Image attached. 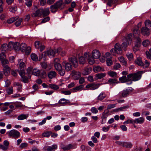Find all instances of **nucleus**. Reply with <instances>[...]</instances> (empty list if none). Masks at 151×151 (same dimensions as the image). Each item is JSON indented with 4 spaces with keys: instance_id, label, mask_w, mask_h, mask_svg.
Segmentation results:
<instances>
[{
    "instance_id": "obj_1",
    "label": "nucleus",
    "mask_w": 151,
    "mask_h": 151,
    "mask_svg": "<svg viewBox=\"0 0 151 151\" xmlns=\"http://www.w3.org/2000/svg\"><path fill=\"white\" fill-rule=\"evenodd\" d=\"M65 6V4L63 2V0H59L53 5L50 6V11L52 13H55L59 9H63Z\"/></svg>"
},
{
    "instance_id": "obj_2",
    "label": "nucleus",
    "mask_w": 151,
    "mask_h": 151,
    "mask_svg": "<svg viewBox=\"0 0 151 151\" xmlns=\"http://www.w3.org/2000/svg\"><path fill=\"white\" fill-rule=\"evenodd\" d=\"M55 69L58 71V73L60 76H63L65 74V70L62 68L61 65L60 63H56L54 65Z\"/></svg>"
},
{
    "instance_id": "obj_3",
    "label": "nucleus",
    "mask_w": 151,
    "mask_h": 151,
    "mask_svg": "<svg viewBox=\"0 0 151 151\" xmlns=\"http://www.w3.org/2000/svg\"><path fill=\"white\" fill-rule=\"evenodd\" d=\"M143 73V71H139L136 73H130L131 75V78H132V81H136L139 80L142 76V74Z\"/></svg>"
},
{
    "instance_id": "obj_4",
    "label": "nucleus",
    "mask_w": 151,
    "mask_h": 151,
    "mask_svg": "<svg viewBox=\"0 0 151 151\" xmlns=\"http://www.w3.org/2000/svg\"><path fill=\"white\" fill-rule=\"evenodd\" d=\"M111 53L113 54L116 53L120 54L122 52V50L120 45L118 43H116L114 46V48L111 49L110 50Z\"/></svg>"
},
{
    "instance_id": "obj_5",
    "label": "nucleus",
    "mask_w": 151,
    "mask_h": 151,
    "mask_svg": "<svg viewBox=\"0 0 151 151\" xmlns=\"http://www.w3.org/2000/svg\"><path fill=\"white\" fill-rule=\"evenodd\" d=\"M131 76V74H129L127 75V77L126 76H122V77L119 78V80L122 83H124L130 81V83H127V84H131L132 83V79L131 78V77L132 76Z\"/></svg>"
},
{
    "instance_id": "obj_6",
    "label": "nucleus",
    "mask_w": 151,
    "mask_h": 151,
    "mask_svg": "<svg viewBox=\"0 0 151 151\" xmlns=\"http://www.w3.org/2000/svg\"><path fill=\"white\" fill-rule=\"evenodd\" d=\"M8 135L10 137L14 138H17L20 136V133L18 131L12 129L8 132Z\"/></svg>"
},
{
    "instance_id": "obj_7",
    "label": "nucleus",
    "mask_w": 151,
    "mask_h": 151,
    "mask_svg": "<svg viewBox=\"0 0 151 151\" xmlns=\"http://www.w3.org/2000/svg\"><path fill=\"white\" fill-rule=\"evenodd\" d=\"M18 72L21 77V81L25 83H28L29 82L28 79L25 75L26 73L24 70H22L21 71H18Z\"/></svg>"
},
{
    "instance_id": "obj_8",
    "label": "nucleus",
    "mask_w": 151,
    "mask_h": 151,
    "mask_svg": "<svg viewBox=\"0 0 151 151\" xmlns=\"http://www.w3.org/2000/svg\"><path fill=\"white\" fill-rule=\"evenodd\" d=\"M133 89L132 88V89H126V90H123L120 92L119 94V96L120 98L122 97H125L129 95V93H131L133 91Z\"/></svg>"
},
{
    "instance_id": "obj_9",
    "label": "nucleus",
    "mask_w": 151,
    "mask_h": 151,
    "mask_svg": "<svg viewBox=\"0 0 151 151\" xmlns=\"http://www.w3.org/2000/svg\"><path fill=\"white\" fill-rule=\"evenodd\" d=\"M69 61L73 65L75 68H76L78 66V63L77 58L73 57L69 58Z\"/></svg>"
},
{
    "instance_id": "obj_10",
    "label": "nucleus",
    "mask_w": 151,
    "mask_h": 151,
    "mask_svg": "<svg viewBox=\"0 0 151 151\" xmlns=\"http://www.w3.org/2000/svg\"><path fill=\"white\" fill-rule=\"evenodd\" d=\"M63 65L65 68V70L67 71H69L72 70V65L71 64L68 62L65 61L63 63Z\"/></svg>"
},
{
    "instance_id": "obj_11",
    "label": "nucleus",
    "mask_w": 151,
    "mask_h": 151,
    "mask_svg": "<svg viewBox=\"0 0 151 151\" xmlns=\"http://www.w3.org/2000/svg\"><path fill=\"white\" fill-rule=\"evenodd\" d=\"M150 29L147 27H142L141 29V32L142 35L144 36H148L150 33Z\"/></svg>"
},
{
    "instance_id": "obj_12",
    "label": "nucleus",
    "mask_w": 151,
    "mask_h": 151,
    "mask_svg": "<svg viewBox=\"0 0 151 151\" xmlns=\"http://www.w3.org/2000/svg\"><path fill=\"white\" fill-rule=\"evenodd\" d=\"M92 54L93 57L94 59H99L100 57L101 54L99 51L97 50H93Z\"/></svg>"
},
{
    "instance_id": "obj_13",
    "label": "nucleus",
    "mask_w": 151,
    "mask_h": 151,
    "mask_svg": "<svg viewBox=\"0 0 151 151\" xmlns=\"http://www.w3.org/2000/svg\"><path fill=\"white\" fill-rule=\"evenodd\" d=\"M4 73L6 76H8L9 75L10 72V68L7 65L3 66Z\"/></svg>"
},
{
    "instance_id": "obj_14",
    "label": "nucleus",
    "mask_w": 151,
    "mask_h": 151,
    "mask_svg": "<svg viewBox=\"0 0 151 151\" xmlns=\"http://www.w3.org/2000/svg\"><path fill=\"white\" fill-rule=\"evenodd\" d=\"M42 15L43 17H45L48 16L50 13V11L48 8H47L43 9L41 8Z\"/></svg>"
},
{
    "instance_id": "obj_15",
    "label": "nucleus",
    "mask_w": 151,
    "mask_h": 151,
    "mask_svg": "<svg viewBox=\"0 0 151 151\" xmlns=\"http://www.w3.org/2000/svg\"><path fill=\"white\" fill-rule=\"evenodd\" d=\"M44 55H47L48 56H54L56 53V50H54L50 49L46 52H44Z\"/></svg>"
},
{
    "instance_id": "obj_16",
    "label": "nucleus",
    "mask_w": 151,
    "mask_h": 151,
    "mask_svg": "<svg viewBox=\"0 0 151 151\" xmlns=\"http://www.w3.org/2000/svg\"><path fill=\"white\" fill-rule=\"evenodd\" d=\"M41 11V8L38 9L33 13L32 16L34 17L41 16L42 15Z\"/></svg>"
},
{
    "instance_id": "obj_17",
    "label": "nucleus",
    "mask_w": 151,
    "mask_h": 151,
    "mask_svg": "<svg viewBox=\"0 0 151 151\" xmlns=\"http://www.w3.org/2000/svg\"><path fill=\"white\" fill-rule=\"evenodd\" d=\"M84 87V85H80L76 87L73 88L71 90L73 92H76L79 90H82L83 89Z\"/></svg>"
},
{
    "instance_id": "obj_18",
    "label": "nucleus",
    "mask_w": 151,
    "mask_h": 151,
    "mask_svg": "<svg viewBox=\"0 0 151 151\" xmlns=\"http://www.w3.org/2000/svg\"><path fill=\"white\" fill-rule=\"evenodd\" d=\"M135 63L140 66H142L144 65V63L142 61V58L140 57H138L135 60Z\"/></svg>"
},
{
    "instance_id": "obj_19",
    "label": "nucleus",
    "mask_w": 151,
    "mask_h": 151,
    "mask_svg": "<svg viewBox=\"0 0 151 151\" xmlns=\"http://www.w3.org/2000/svg\"><path fill=\"white\" fill-rule=\"evenodd\" d=\"M72 73L74 74V78L76 80L79 79L81 76V73L79 72H77L74 70H73L72 71Z\"/></svg>"
},
{
    "instance_id": "obj_20",
    "label": "nucleus",
    "mask_w": 151,
    "mask_h": 151,
    "mask_svg": "<svg viewBox=\"0 0 151 151\" xmlns=\"http://www.w3.org/2000/svg\"><path fill=\"white\" fill-rule=\"evenodd\" d=\"M8 45L6 44H4L2 45L1 47V50L2 51L7 52L9 50Z\"/></svg>"
},
{
    "instance_id": "obj_21",
    "label": "nucleus",
    "mask_w": 151,
    "mask_h": 151,
    "mask_svg": "<svg viewBox=\"0 0 151 151\" xmlns=\"http://www.w3.org/2000/svg\"><path fill=\"white\" fill-rule=\"evenodd\" d=\"M133 33V35L135 38L139 37L140 34L139 29L136 28H135L134 29Z\"/></svg>"
},
{
    "instance_id": "obj_22",
    "label": "nucleus",
    "mask_w": 151,
    "mask_h": 151,
    "mask_svg": "<svg viewBox=\"0 0 151 151\" xmlns=\"http://www.w3.org/2000/svg\"><path fill=\"white\" fill-rule=\"evenodd\" d=\"M144 119L142 117H140L134 120V123L137 124H142L144 122Z\"/></svg>"
},
{
    "instance_id": "obj_23",
    "label": "nucleus",
    "mask_w": 151,
    "mask_h": 151,
    "mask_svg": "<svg viewBox=\"0 0 151 151\" xmlns=\"http://www.w3.org/2000/svg\"><path fill=\"white\" fill-rule=\"evenodd\" d=\"M109 115V111H106V110L104 111L102 113L101 118L103 120H106V118Z\"/></svg>"
},
{
    "instance_id": "obj_24",
    "label": "nucleus",
    "mask_w": 151,
    "mask_h": 151,
    "mask_svg": "<svg viewBox=\"0 0 151 151\" xmlns=\"http://www.w3.org/2000/svg\"><path fill=\"white\" fill-rule=\"evenodd\" d=\"M57 148V145H53L51 146H48L47 150V151H54Z\"/></svg>"
},
{
    "instance_id": "obj_25",
    "label": "nucleus",
    "mask_w": 151,
    "mask_h": 151,
    "mask_svg": "<svg viewBox=\"0 0 151 151\" xmlns=\"http://www.w3.org/2000/svg\"><path fill=\"white\" fill-rule=\"evenodd\" d=\"M106 96V95L104 92H102L100 93L97 97V99L101 101L104 99Z\"/></svg>"
},
{
    "instance_id": "obj_26",
    "label": "nucleus",
    "mask_w": 151,
    "mask_h": 151,
    "mask_svg": "<svg viewBox=\"0 0 151 151\" xmlns=\"http://www.w3.org/2000/svg\"><path fill=\"white\" fill-rule=\"evenodd\" d=\"M13 48L16 51L19 50L20 49L19 43L17 42H15L14 43Z\"/></svg>"
},
{
    "instance_id": "obj_27",
    "label": "nucleus",
    "mask_w": 151,
    "mask_h": 151,
    "mask_svg": "<svg viewBox=\"0 0 151 151\" xmlns=\"http://www.w3.org/2000/svg\"><path fill=\"white\" fill-rule=\"evenodd\" d=\"M56 75V73L55 71H51L49 72L48 74V77L52 79L55 77Z\"/></svg>"
},
{
    "instance_id": "obj_28",
    "label": "nucleus",
    "mask_w": 151,
    "mask_h": 151,
    "mask_svg": "<svg viewBox=\"0 0 151 151\" xmlns=\"http://www.w3.org/2000/svg\"><path fill=\"white\" fill-rule=\"evenodd\" d=\"M40 73V70L34 68L33 69L32 72V74L33 75L36 76H38Z\"/></svg>"
},
{
    "instance_id": "obj_29",
    "label": "nucleus",
    "mask_w": 151,
    "mask_h": 151,
    "mask_svg": "<svg viewBox=\"0 0 151 151\" xmlns=\"http://www.w3.org/2000/svg\"><path fill=\"white\" fill-rule=\"evenodd\" d=\"M132 34L131 33L129 34L125 37H124V40L125 41H128L129 42L132 40Z\"/></svg>"
},
{
    "instance_id": "obj_30",
    "label": "nucleus",
    "mask_w": 151,
    "mask_h": 151,
    "mask_svg": "<svg viewBox=\"0 0 151 151\" xmlns=\"http://www.w3.org/2000/svg\"><path fill=\"white\" fill-rule=\"evenodd\" d=\"M18 18L19 17H12L8 19L7 22L9 24L12 23L17 20Z\"/></svg>"
},
{
    "instance_id": "obj_31",
    "label": "nucleus",
    "mask_w": 151,
    "mask_h": 151,
    "mask_svg": "<svg viewBox=\"0 0 151 151\" xmlns=\"http://www.w3.org/2000/svg\"><path fill=\"white\" fill-rule=\"evenodd\" d=\"M27 47V45L24 43H22L20 45V49L21 51L24 52L25 50H26V48Z\"/></svg>"
},
{
    "instance_id": "obj_32",
    "label": "nucleus",
    "mask_w": 151,
    "mask_h": 151,
    "mask_svg": "<svg viewBox=\"0 0 151 151\" xmlns=\"http://www.w3.org/2000/svg\"><path fill=\"white\" fill-rule=\"evenodd\" d=\"M52 134V132L51 131H47L43 133L42 135L43 137H49Z\"/></svg>"
},
{
    "instance_id": "obj_33",
    "label": "nucleus",
    "mask_w": 151,
    "mask_h": 151,
    "mask_svg": "<svg viewBox=\"0 0 151 151\" xmlns=\"http://www.w3.org/2000/svg\"><path fill=\"white\" fill-rule=\"evenodd\" d=\"M124 42L122 43V46L123 48H124L125 50H126V48L127 47L128 45L129 44V42L128 41H125L123 40Z\"/></svg>"
},
{
    "instance_id": "obj_34",
    "label": "nucleus",
    "mask_w": 151,
    "mask_h": 151,
    "mask_svg": "<svg viewBox=\"0 0 151 151\" xmlns=\"http://www.w3.org/2000/svg\"><path fill=\"white\" fill-rule=\"evenodd\" d=\"M123 147L126 148H131L132 146V144L130 142H124Z\"/></svg>"
},
{
    "instance_id": "obj_35",
    "label": "nucleus",
    "mask_w": 151,
    "mask_h": 151,
    "mask_svg": "<svg viewBox=\"0 0 151 151\" xmlns=\"http://www.w3.org/2000/svg\"><path fill=\"white\" fill-rule=\"evenodd\" d=\"M94 58L91 55L87 58L88 63L90 65H92L94 63Z\"/></svg>"
},
{
    "instance_id": "obj_36",
    "label": "nucleus",
    "mask_w": 151,
    "mask_h": 151,
    "mask_svg": "<svg viewBox=\"0 0 151 151\" xmlns=\"http://www.w3.org/2000/svg\"><path fill=\"white\" fill-rule=\"evenodd\" d=\"M39 75L42 78H45L47 76L45 71L44 70H41Z\"/></svg>"
},
{
    "instance_id": "obj_37",
    "label": "nucleus",
    "mask_w": 151,
    "mask_h": 151,
    "mask_svg": "<svg viewBox=\"0 0 151 151\" xmlns=\"http://www.w3.org/2000/svg\"><path fill=\"white\" fill-rule=\"evenodd\" d=\"M106 75L105 73H99L96 74V76L98 79H101L104 77Z\"/></svg>"
},
{
    "instance_id": "obj_38",
    "label": "nucleus",
    "mask_w": 151,
    "mask_h": 151,
    "mask_svg": "<svg viewBox=\"0 0 151 151\" xmlns=\"http://www.w3.org/2000/svg\"><path fill=\"white\" fill-rule=\"evenodd\" d=\"M93 70L95 72L104 71V69L102 68H101L99 66H97L93 68Z\"/></svg>"
},
{
    "instance_id": "obj_39",
    "label": "nucleus",
    "mask_w": 151,
    "mask_h": 151,
    "mask_svg": "<svg viewBox=\"0 0 151 151\" xmlns=\"http://www.w3.org/2000/svg\"><path fill=\"white\" fill-rule=\"evenodd\" d=\"M27 116H28L26 114H22L18 116L17 117V119L18 120H21L26 119Z\"/></svg>"
},
{
    "instance_id": "obj_40",
    "label": "nucleus",
    "mask_w": 151,
    "mask_h": 151,
    "mask_svg": "<svg viewBox=\"0 0 151 151\" xmlns=\"http://www.w3.org/2000/svg\"><path fill=\"white\" fill-rule=\"evenodd\" d=\"M68 101H69L68 100L64 99H60L59 101V103L60 104H65L68 103Z\"/></svg>"
},
{
    "instance_id": "obj_41",
    "label": "nucleus",
    "mask_w": 151,
    "mask_h": 151,
    "mask_svg": "<svg viewBox=\"0 0 151 151\" xmlns=\"http://www.w3.org/2000/svg\"><path fill=\"white\" fill-rule=\"evenodd\" d=\"M49 86L50 88L55 90L58 89L59 88L57 85L55 84H50Z\"/></svg>"
},
{
    "instance_id": "obj_42",
    "label": "nucleus",
    "mask_w": 151,
    "mask_h": 151,
    "mask_svg": "<svg viewBox=\"0 0 151 151\" xmlns=\"http://www.w3.org/2000/svg\"><path fill=\"white\" fill-rule=\"evenodd\" d=\"M93 85L92 88H90V89L91 90H93L96 89H97L99 88V87L100 86V84L99 83H96L95 84L94 83H93Z\"/></svg>"
},
{
    "instance_id": "obj_43",
    "label": "nucleus",
    "mask_w": 151,
    "mask_h": 151,
    "mask_svg": "<svg viewBox=\"0 0 151 151\" xmlns=\"http://www.w3.org/2000/svg\"><path fill=\"white\" fill-rule=\"evenodd\" d=\"M118 59L124 65H126L127 62L123 57H121L119 58Z\"/></svg>"
},
{
    "instance_id": "obj_44",
    "label": "nucleus",
    "mask_w": 151,
    "mask_h": 151,
    "mask_svg": "<svg viewBox=\"0 0 151 151\" xmlns=\"http://www.w3.org/2000/svg\"><path fill=\"white\" fill-rule=\"evenodd\" d=\"M108 73L110 76L113 77H115L117 76L116 73L112 71H109Z\"/></svg>"
},
{
    "instance_id": "obj_45",
    "label": "nucleus",
    "mask_w": 151,
    "mask_h": 151,
    "mask_svg": "<svg viewBox=\"0 0 151 151\" xmlns=\"http://www.w3.org/2000/svg\"><path fill=\"white\" fill-rule=\"evenodd\" d=\"M25 66V63L23 62H21L19 64V68L20 69V70L19 71H21L22 70H24V68Z\"/></svg>"
},
{
    "instance_id": "obj_46",
    "label": "nucleus",
    "mask_w": 151,
    "mask_h": 151,
    "mask_svg": "<svg viewBox=\"0 0 151 151\" xmlns=\"http://www.w3.org/2000/svg\"><path fill=\"white\" fill-rule=\"evenodd\" d=\"M145 27H147V28L151 27V21L149 20H147L145 21Z\"/></svg>"
},
{
    "instance_id": "obj_47",
    "label": "nucleus",
    "mask_w": 151,
    "mask_h": 151,
    "mask_svg": "<svg viewBox=\"0 0 151 151\" xmlns=\"http://www.w3.org/2000/svg\"><path fill=\"white\" fill-rule=\"evenodd\" d=\"M85 59L83 57L81 56L79 58V62L80 64H84L85 63Z\"/></svg>"
},
{
    "instance_id": "obj_48",
    "label": "nucleus",
    "mask_w": 151,
    "mask_h": 151,
    "mask_svg": "<svg viewBox=\"0 0 151 151\" xmlns=\"http://www.w3.org/2000/svg\"><path fill=\"white\" fill-rule=\"evenodd\" d=\"M137 40L136 42L137 44L135 45L136 47H139L140 44L141 42V39L139 37L135 38Z\"/></svg>"
},
{
    "instance_id": "obj_49",
    "label": "nucleus",
    "mask_w": 151,
    "mask_h": 151,
    "mask_svg": "<svg viewBox=\"0 0 151 151\" xmlns=\"http://www.w3.org/2000/svg\"><path fill=\"white\" fill-rule=\"evenodd\" d=\"M145 53L147 58L151 60V48L149 49V52L146 51Z\"/></svg>"
},
{
    "instance_id": "obj_50",
    "label": "nucleus",
    "mask_w": 151,
    "mask_h": 151,
    "mask_svg": "<svg viewBox=\"0 0 151 151\" xmlns=\"http://www.w3.org/2000/svg\"><path fill=\"white\" fill-rule=\"evenodd\" d=\"M31 57L32 60L34 61H37L38 60L37 57L35 54H32Z\"/></svg>"
},
{
    "instance_id": "obj_51",
    "label": "nucleus",
    "mask_w": 151,
    "mask_h": 151,
    "mask_svg": "<svg viewBox=\"0 0 151 151\" xmlns=\"http://www.w3.org/2000/svg\"><path fill=\"white\" fill-rule=\"evenodd\" d=\"M14 85L17 86L18 87L17 89L19 91H21L22 88V85L19 83H14Z\"/></svg>"
},
{
    "instance_id": "obj_52",
    "label": "nucleus",
    "mask_w": 151,
    "mask_h": 151,
    "mask_svg": "<svg viewBox=\"0 0 151 151\" xmlns=\"http://www.w3.org/2000/svg\"><path fill=\"white\" fill-rule=\"evenodd\" d=\"M31 47H28L26 48L24 52H25V54L27 55H28L31 52Z\"/></svg>"
},
{
    "instance_id": "obj_53",
    "label": "nucleus",
    "mask_w": 151,
    "mask_h": 151,
    "mask_svg": "<svg viewBox=\"0 0 151 151\" xmlns=\"http://www.w3.org/2000/svg\"><path fill=\"white\" fill-rule=\"evenodd\" d=\"M6 91L7 93L9 94H12L13 93V88L12 87H10L6 89Z\"/></svg>"
},
{
    "instance_id": "obj_54",
    "label": "nucleus",
    "mask_w": 151,
    "mask_h": 151,
    "mask_svg": "<svg viewBox=\"0 0 151 151\" xmlns=\"http://www.w3.org/2000/svg\"><path fill=\"white\" fill-rule=\"evenodd\" d=\"M68 150L70 149H73L76 147V144H70L68 145Z\"/></svg>"
},
{
    "instance_id": "obj_55",
    "label": "nucleus",
    "mask_w": 151,
    "mask_h": 151,
    "mask_svg": "<svg viewBox=\"0 0 151 151\" xmlns=\"http://www.w3.org/2000/svg\"><path fill=\"white\" fill-rule=\"evenodd\" d=\"M150 42L148 40H145L144 41L142 42V45L144 47H146L150 44Z\"/></svg>"
},
{
    "instance_id": "obj_56",
    "label": "nucleus",
    "mask_w": 151,
    "mask_h": 151,
    "mask_svg": "<svg viewBox=\"0 0 151 151\" xmlns=\"http://www.w3.org/2000/svg\"><path fill=\"white\" fill-rule=\"evenodd\" d=\"M22 21V19L20 18L19 19L18 21L16 22L15 23V25L17 27L20 26L21 24V23Z\"/></svg>"
},
{
    "instance_id": "obj_57",
    "label": "nucleus",
    "mask_w": 151,
    "mask_h": 151,
    "mask_svg": "<svg viewBox=\"0 0 151 151\" xmlns=\"http://www.w3.org/2000/svg\"><path fill=\"white\" fill-rule=\"evenodd\" d=\"M106 62L107 63V65L109 66H110L112 64V60L111 59L109 58H108L107 59Z\"/></svg>"
},
{
    "instance_id": "obj_58",
    "label": "nucleus",
    "mask_w": 151,
    "mask_h": 151,
    "mask_svg": "<svg viewBox=\"0 0 151 151\" xmlns=\"http://www.w3.org/2000/svg\"><path fill=\"white\" fill-rule=\"evenodd\" d=\"M35 46L37 49H39L40 47V45H41L40 44V42L39 41H37L35 43Z\"/></svg>"
},
{
    "instance_id": "obj_59",
    "label": "nucleus",
    "mask_w": 151,
    "mask_h": 151,
    "mask_svg": "<svg viewBox=\"0 0 151 151\" xmlns=\"http://www.w3.org/2000/svg\"><path fill=\"white\" fill-rule=\"evenodd\" d=\"M14 43L12 42H9L8 45V49L9 50H10L12 49V47H13Z\"/></svg>"
},
{
    "instance_id": "obj_60",
    "label": "nucleus",
    "mask_w": 151,
    "mask_h": 151,
    "mask_svg": "<svg viewBox=\"0 0 151 151\" xmlns=\"http://www.w3.org/2000/svg\"><path fill=\"white\" fill-rule=\"evenodd\" d=\"M1 61L3 66H4L6 65V64L9 63L8 60L4 58Z\"/></svg>"
},
{
    "instance_id": "obj_61",
    "label": "nucleus",
    "mask_w": 151,
    "mask_h": 151,
    "mask_svg": "<svg viewBox=\"0 0 151 151\" xmlns=\"http://www.w3.org/2000/svg\"><path fill=\"white\" fill-rule=\"evenodd\" d=\"M150 65L148 61L147 60H146L145 61V64H144V65L142 66L143 67L145 68L148 67Z\"/></svg>"
},
{
    "instance_id": "obj_62",
    "label": "nucleus",
    "mask_w": 151,
    "mask_h": 151,
    "mask_svg": "<svg viewBox=\"0 0 151 151\" xmlns=\"http://www.w3.org/2000/svg\"><path fill=\"white\" fill-rule=\"evenodd\" d=\"M117 81V80L116 78L111 79L108 80V82L109 83H111V84L112 83H115Z\"/></svg>"
},
{
    "instance_id": "obj_63",
    "label": "nucleus",
    "mask_w": 151,
    "mask_h": 151,
    "mask_svg": "<svg viewBox=\"0 0 151 151\" xmlns=\"http://www.w3.org/2000/svg\"><path fill=\"white\" fill-rule=\"evenodd\" d=\"M5 57V53L4 52H2L0 54V60H2Z\"/></svg>"
},
{
    "instance_id": "obj_64",
    "label": "nucleus",
    "mask_w": 151,
    "mask_h": 151,
    "mask_svg": "<svg viewBox=\"0 0 151 151\" xmlns=\"http://www.w3.org/2000/svg\"><path fill=\"white\" fill-rule=\"evenodd\" d=\"M26 4L28 7H30L31 6L32 4V0H29L26 2Z\"/></svg>"
}]
</instances>
